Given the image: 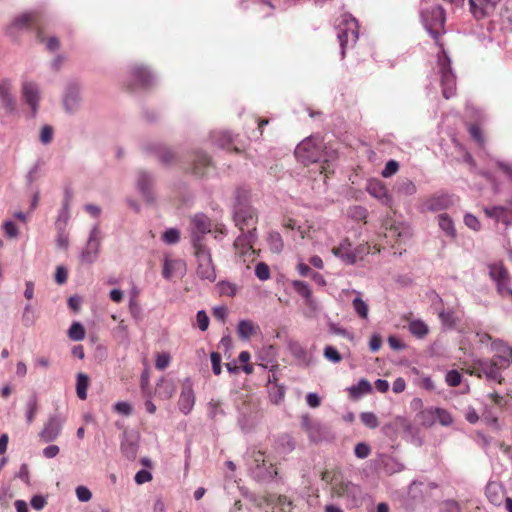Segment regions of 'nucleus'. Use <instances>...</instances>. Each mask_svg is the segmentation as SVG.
<instances>
[{"mask_svg": "<svg viewBox=\"0 0 512 512\" xmlns=\"http://www.w3.org/2000/svg\"><path fill=\"white\" fill-rule=\"evenodd\" d=\"M445 11L435 5L421 10V21L429 35L438 43L439 37L444 33Z\"/></svg>", "mask_w": 512, "mask_h": 512, "instance_id": "nucleus-6", "label": "nucleus"}, {"mask_svg": "<svg viewBox=\"0 0 512 512\" xmlns=\"http://www.w3.org/2000/svg\"><path fill=\"white\" fill-rule=\"evenodd\" d=\"M434 414L439 423L443 426H449L453 422L451 414L443 408H435Z\"/></svg>", "mask_w": 512, "mask_h": 512, "instance_id": "nucleus-54", "label": "nucleus"}, {"mask_svg": "<svg viewBox=\"0 0 512 512\" xmlns=\"http://www.w3.org/2000/svg\"><path fill=\"white\" fill-rule=\"evenodd\" d=\"M324 357L332 362V363H339L342 360L341 354L337 351V349L331 345H327L324 348Z\"/></svg>", "mask_w": 512, "mask_h": 512, "instance_id": "nucleus-57", "label": "nucleus"}, {"mask_svg": "<svg viewBox=\"0 0 512 512\" xmlns=\"http://www.w3.org/2000/svg\"><path fill=\"white\" fill-rule=\"evenodd\" d=\"M103 239L102 232L98 224H95L90 232L86 242L85 248L80 254V259L83 263L92 264L94 263L100 253L101 242Z\"/></svg>", "mask_w": 512, "mask_h": 512, "instance_id": "nucleus-9", "label": "nucleus"}, {"mask_svg": "<svg viewBox=\"0 0 512 512\" xmlns=\"http://www.w3.org/2000/svg\"><path fill=\"white\" fill-rule=\"evenodd\" d=\"M295 157L303 164L324 163L321 165V173L327 174L330 164L334 162L338 154L336 150L324 145L319 136H310L301 141L295 148Z\"/></svg>", "mask_w": 512, "mask_h": 512, "instance_id": "nucleus-1", "label": "nucleus"}, {"mask_svg": "<svg viewBox=\"0 0 512 512\" xmlns=\"http://www.w3.org/2000/svg\"><path fill=\"white\" fill-rule=\"evenodd\" d=\"M197 259V275L203 279L213 282L216 279L215 268L212 264L210 250L207 247L194 248Z\"/></svg>", "mask_w": 512, "mask_h": 512, "instance_id": "nucleus-11", "label": "nucleus"}, {"mask_svg": "<svg viewBox=\"0 0 512 512\" xmlns=\"http://www.w3.org/2000/svg\"><path fill=\"white\" fill-rule=\"evenodd\" d=\"M70 218V205L67 203H62V208L59 211L58 217L55 222V227L57 230H65L66 225Z\"/></svg>", "mask_w": 512, "mask_h": 512, "instance_id": "nucleus-42", "label": "nucleus"}, {"mask_svg": "<svg viewBox=\"0 0 512 512\" xmlns=\"http://www.w3.org/2000/svg\"><path fill=\"white\" fill-rule=\"evenodd\" d=\"M257 239L256 228H247L241 230V234L236 238L234 246L243 250H248L253 247L254 242Z\"/></svg>", "mask_w": 512, "mask_h": 512, "instance_id": "nucleus-32", "label": "nucleus"}, {"mask_svg": "<svg viewBox=\"0 0 512 512\" xmlns=\"http://www.w3.org/2000/svg\"><path fill=\"white\" fill-rule=\"evenodd\" d=\"M156 82L157 74L153 69L150 66L139 62L128 65L122 79L123 87L131 92L147 90L154 86Z\"/></svg>", "mask_w": 512, "mask_h": 512, "instance_id": "nucleus-2", "label": "nucleus"}, {"mask_svg": "<svg viewBox=\"0 0 512 512\" xmlns=\"http://www.w3.org/2000/svg\"><path fill=\"white\" fill-rule=\"evenodd\" d=\"M195 404V394L190 380L187 378L182 386V390L178 400V406L182 413L189 414Z\"/></svg>", "mask_w": 512, "mask_h": 512, "instance_id": "nucleus-24", "label": "nucleus"}, {"mask_svg": "<svg viewBox=\"0 0 512 512\" xmlns=\"http://www.w3.org/2000/svg\"><path fill=\"white\" fill-rule=\"evenodd\" d=\"M390 233L392 235H397L398 241H404L410 236L409 228L402 224L391 227Z\"/></svg>", "mask_w": 512, "mask_h": 512, "instance_id": "nucleus-61", "label": "nucleus"}, {"mask_svg": "<svg viewBox=\"0 0 512 512\" xmlns=\"http://www.w3.org/2000/svg\"><path fill=\"white\" fill-rule=\"evenodd\" d=\"M399 169V163L395 160H389L386 164L384 169L381 172V175L384 178H389L393 176Z\"/></svg>", "mask_w": 512, "mask_h": 512, "instance_id": "nucleus-62", "label": "nucleus"}, {"mask_svg": "<svg viewBox=\"0 0 512 512\" xmlns=\"http://www.w3.org/2000/svg\"><path fill=\"white\" fill-rule=\"evenodd\" d=\"M68 336L73 341H81L85 337V329L80 322H73L68 329Z\"/></svg>", "mask_w": 512, "mask_h": 512, "instance_id": "nucleus-48", "label": "nucleus"}, {"mask_svg": "<svg viewBox=\"0 0 512 512\" xmlns=\"http://www.w3.org/2000/svg\"><path fill=\"white\" fill-rule=\"evenodd\" d=\"M257 326L251 320H240L237 326V332L241 339H249L256 333Z\"/></svg>", "mask_w": 512, "mask_h": 512, "instance_id": "nucleus-37", "label": "nucleus"}, {"mask_svg": "<svg viewBox=\"0 0 512 512\" xmlns=\"http://www.w3.org/2000/svg\"><path fill=\"white\" fill-rule=\"evenodd\" d=\"M288 350L300 365L308 367L313 364L312 353L299 341H289Z\"/></svg>", "mask_w": 512, "mask_h": 512, "instance_id": "nucleus-25", "label": "nucleus"}, {"mask_svg": "<svg viewBox=\"0 0 512 512\" xmlns=\"http://www.w3.org/2000/svg\"><path fill=\"white\" fill-rule=\"evenodd\" d=\"M13 83L5 78L0 81V102L6 113L13 114L17 110V101L12 93Z\"/></svg>", "mask_w": 512, "mask_h": 512, "instance_id": "nucleus-17", "label": "nucleus"}, {"mask_svg": "<svg viewBox=\"0 0 512 512\" xmlns=\"http://www.w3.org/2000/svg\"><path fill=\"white\" fill-rule=\"evenodd\" d=\"M500 0H468L470 12L476 19L488 17Z\"/></svg>", "mask_w": 512, "mask_h": 512, "instance_id": "nucleus-23", "label": "nucleus"}, {"mask_svg": "<svg viewBox=\"0 0 512 512\" xmlns=\"http://www.w3.org/2000/svg\"><path fill=\"white\" fill-rule=\"evenodd\" d=\"M145 152L155 154L163 164H169L174 159V153L159 142H147L143 145Z\"/></svg>", "mask_w": 512, "mask_h": 512, "instance_id": "nucleus-28", "label": "nucleus"}, {"mask_svg": "<svg viewBox=\"0 0 512 512\" xmlns=\"http://www.w3.org/2000/svg\"><path fill=\"white\" fill-rule=\"evenodd\" d=\"M489 275L497 287V291L501 295H511L512 289L510 288V276L507 269L501 262H495L488 266Z\"/></svg>", "mask_w": 512, "mask_h": 512, "instance_id": "nucleus-12", "label": "nucleus"}, {"mask_svg": "<svg viewBox=\"0 0 512 512\" xmlns=\"http://www.w3.org/2000/svg\"><path fill=\"white\" fill-rule=\"evenodd\" d=\"M22 322L26 327H30L35 322V313L31 304H26L22 314Z\"/></svg>", "mask_w": 512, "mask_h": 512, "instance_id": "nucleus-58", "label": "nucleus"}, {"mask_svg": "<svg viewBox=\"0 0 512 512\" xmlns=\"http://www.w3.org/2000/svg\"><path fill=\"white\" fill-rule=\"evenodd\" d=\"M162 240L166 244H176L180 240V232L176 228H168L162 234Z\"/></svg>", "mask_w": 512, "mask_h": 512, "instance_id": "nucleus-52", "label": "nucleus"}, {"mask_svg": "<svg viewBox=\"0 0 512 512\" xmlns=\"http://www.w3.org/2000/svg\"><path fill=\"white\" fill-rule=\"evenodd\" d=\"M446 383L451 387H457L462 381V375L458 370H450L445 376Z\"/></svg>", "mask_w": 512, "mask_h": 512, "instance_id": "nucleus-60", "label": "nucleus"}, {"mask_svg": "<svg viewBox=\"0 0 512 512\" xmlns=\"http://www.w3.org/2000/svg\"><path fill=\"white\" fill-rule=\"evenodd\" d=\"M207 415L210 419L217 421L220 418L224 417L226 415L225 410L222 407V404L220 401H214L211 400L208 403V412Z\"/></svg>", "mask_w": 512, "mask_h": 512, "instance_id": "nucleus-41", "label": "nucleus"}, {"mask_svg": "<svg viewBox=\"0 0 512 512\" xmlns=\"http://www.w3.org/2000/svg\"><path fill=\"white\" fill-rule=\"evenodd\" d=\"M157 393L161 398L169 399L175 393V386L171 381L162 378L157 383Z\"/></svg>", "mask_w": 512, "mask_h": 512, "instance_id": "nucleus-38", "label": "nucleus"}, {"mask_svg": "<svg viewBox=\"0 0 512 512\" xmlns=\"http://www.w3.org/2000/svg\"><path fill=\"white\" fill-rule=\"evenodd\" d=\"M348 215L355 220H364L368 215V211L363 206L354 205L348 209Z\"/></svg>", "mask_w": 512, "mask_h": 512, "instance_id": "nucleus-56", "label": "nucleus"}, {"mask_svg": "<svg viewBox=\"0 0 512 512\" xmlns=\"http://www.w3.org/2000/svg\"><path fill=\"white\" fill-rule=\"evenodd\" d=\"M233 219L235 225L240 230L245 228H256L258 214L256 209L251 205L250 192L245 188H238L235 192Z\"/></svg>", "mask_w": 512, "mask_h": 512, "instance_id": "nucleus-3", "label": "nucleus"}, {"mask_svg": "<svg viewBox=\"0 0 512 512\" xmlns=\"http://www.w3.org/2000/svg\"><path fill=\"white\" fill-rule=\"evenodd\" d=\"M190 229L193 248L206 247L203 237L212 232L210 219L203 213H197L191 218Z\"/></svg>", "mask_w": 512, "mask_h": 512, "instance_id": "nucleus-10", "label": "nucleus"}, {"mask_svg": "<svg viewBox=\"0 0 512 512\" xmlns=\"http://www.w3.org/2000/svg\"><path fill=\"white\" fill-rule=\"evenodd\" d=\"M337 38L340 44L341 56L345 57L346 51L353 48L359 37L358 20L350 13L344 12L336 20Z\"/></svg>", "mask_w": 512, "mask_h": 512, "instance_id": "nucleus-4", "label": "nucleus"}, {"mask_svg": "<svg viewBox=\"0 0 512 512\" xmlns=\"http://www.w3.org/2000/svg\"><path fill=\"white\" fill-rule=\"evenodd\" d=\"M65 418L60 414L51 415L39 433V437L46 443L55 441L61 434Z\"/></svg>", "mask_w": 512, "mask_h": 512, "instance_id": "nucleus-14", "label": "nucleus"}, {"mask_svg": "<svg viewBox=\"0 0 512 512\" xmlns=\"http://www.w3.org/2000/svg\"><path fill=\"white\" fill-rule=\"evenodd\" d=\"M372 386L366 379H360L357 384L348 388L350 396L354 399L360 398L363 395L371 392Z\"/></svg>", "mask_w": 512, "mask_h": 512, "instance_id": "nucleus-36", "label": "nucleus"}, {"mask_svg": "<svg viewBox=\"0 0 512 512\" xmlns=\"http://www.w3.org/2000/svg\"><path fill=\"white\" fill-rule=\"evenodd\" d=\"M37 22L38 14L36 11L25 12L14 18L12 23L6 28V33L11 37H15L16 32L28 30Z\"/></svg>", "mask_w": 512, "mask_h": 512, "instance_id": "nucleus-16", "label": "nucleus"}, {"mask_svg": "<svg viewBox=\"0 0 512 512\" xmlns=\"http://www.w3.org/2000/svg\"><path fill=\"white\" fill-rule=\"evenodd\" d=\"M155 176L153 173L146 170H139L137 172L136 186L143 197V199L151 204L156 200V194L154 191Z\"/></svg>", "mask_w": 512, "mask_h": 512, "instance_id": "nucleus-13", "label": "nucleus"}, {"mask_svg": "<svg viewBox=\"0 0 512 512\" xmlns=\"http://www.w3.org/2000/svg\"><path fill=\"white\" fill-rule=\"evenodd\" d=\"M121 451L128 460H134L138 451V436L133 431H124L121 439Z\"/></svg>", "mask_w": 512, "mask_h": 512, "instance_id": "nucleus-27", "label": "nucleus"}, {"mask_svg": "<svg viewBox=\"0 0 512 512\" xmlns=\"http://www.w3.org/2000/svg\"><path fill=\"white\" fill-rule=\"evenodd\" d=\"M357 297L353 299L352 301V305H353V308H354V311L357 313V315L362 318V319H366L368 317V305L366 304V302L364 300H362L361 298V293L358 292V291H353Z\"/></svg>", "mask_w": 512, "mask_h": 512, "instance_id": "nucleus-39", "label": "nucleus"}, {"mask_svg": "<svg viewBox=\"0 0 512 512\" xmlns=\"http://www.w3.org/2000/svg\"><path fill=\"white\" fill-rule=\"evenodd\" d=\"M292 287H293L294 291L299 296H301L304 300L309 298L312 295V291H311L309 285L304 281L294 280L292 282Z\"/></svg>", "mask_w": 512, "mask_h": 512, "instance_id": "nucleus-50", "label": "nucleus"}, {"mask_svg": "<svg viewBox=\"0 0 512 512\" xmlns=\"http://www.w3.org/2000/svg\"><path fill=\"white\" fill-rule=\"evenodd\" d=\"M488 500L495 506L501 505L504 494L501 487L497 483H489L485 489Z\"/></svg>", "mask_w": 512, "mask_h": 512, "instance_id": "nucleus-34", "label": "nucleus"}, {"mask_svg": "<svg viewBox=\"0 0 512 512\" xmlns=\"http://www.w3.org/2000/svg\"><path fill=\"white\" fill-rule=\"evenodd\" d=\"M371 449L368 444L360 442L354 448V454L359 459H365L369 456Z\"/></svg>", "mask_w": 512, "mask_h": 512, "instance_id": "nucleus-63", "label": "nucleus"}, {"mask_svg": "<svg viewBox=\"0 0 512 512\" xmlns=\"http://www.w3.org/2000/svg\"><path fill=\"white\" fill-rule=\"evenodd\" d=\"M235 135L228 130H213L209 134L212 144L222 149H228L234 143Z\"/></svg>", "mask_w": 512, "mask_h": 512, "instance_id": "nucleus-30", "label": "nucleus"}, {"mask_svg": "<svg viewBox=\"0 0 512 512\" xmlns=\"http://www.w3.org/2000/svg\"><path fill=\"white\" fill-rule=\"evenodd\" d=\"M439 227L450 237L456 234L454 223L448 214L443 213L438 216Z\"/></svg>", "mask_w": 512, "mask_h": 512, "instance_id": "nucleus-45", "label": "nucleus"}, {"mask_svg": "<svg viewBox=\"0 0 512 512\" xmlns=\"http://www.w3.org/2000/svg\"><path fill=\"white\" fill-rule=\"evenodd\" d=\"M253 461L255 463V475L263 481L272 480L277 474L272 464L267 465L264 455L261 451L253 453Z\"/></svg>", "mask_w": 512, "mask_h": 512, "instance_id": "nucleus-22", "label": "nucleus"}, {"mask_svg": "<svg viewBox=\"0 0 512 512\" xmlns=\"http://www.w3.org/2000/svg\"><path fill=\"white\" fill-rule=\"evenodd\" d=\"M53 139V128L50 125H44L40 130V141L42 144L47 145Z\"/></svg>", "mask_w": 512, "mask_h": 512, "instance_id": "nucleus-64", "label": "nucleus"}, {"mask_svg": "<svg viewBox=\"0 0 512 512\" xmlns=\"http://www.w3.org/2000/svg\"><path fill=\"white\" fill-rule=\"evenodd\" d=\"M332 253L341 259L347 265H353L357 261V256L352 249V244L348 239L341 241V243L332 249Z\"/></svg>", "mask_w": 512, "mask_h": 512, "instance_id": "nucleus-29", "label": "nucleus"}, {"mask_svg": "<svg viewBox=\"0 0 512 512\" xmlns=\"http://www.w3.org/2000/svg\"><path fill=\"white\" fill-rule=\"evenodd\" d=\"M89 384V378L83 373H79L76 379V393L79 399L85 400L87 398V388Z\"/></svg>", "mask_w": 512, "mask_h": 512, "instance_id": "nucleus-43", "label": "nucleus"}, {"mask_svg": "<svg viewBox=\"0 0 512 512\" xmlns=\"http://www.w3.org/2000/svg\"><path fill=\"white\" fill-rule=\"evenodd\" d=\"M379 466L386 474H395L404 470L405 466L393 456L384 454L379 457Z\"/></svg>", "mask_w": 512, "mask_h": 512, "instance_id": "nucleus-31", "label": "nucleus"}, {"mask_svg": "<svg viewBox=\"0 0 512 512\" xmlns=\"http://www.w3.org/2000/svg\"><path fill=\"white\" fill-rule=\"evenodd\" d=\"M436 70L442 88V95L449 99L456 92V76L451 67V60L443 49L437 54Z\"/></svg>", "mask_w": 512, "mask_h": 512, "instance_id": "nucleus-5", "label": "nucleus"}, {"mask_svg": "<svg viewBox=\"0 0 512 512\" xmlns=\"http://www.w3.org/2000/svg\"><path fill=\"white\" fill-rule=\"evenodd\" d=\"M255 275L261 281H266L270 278V268L264 262H259L255 266Z\"/></svg>", "mask_w": 512, "mask_h": 512, "instance_id": "nucleus-59", "label": "nucleus"}, {"mask_svg": "<svg viewBox=\"0 0 512 512\" xmlns=\"http://www.w3.org/2000/svg\"><path fill=\"white\" fill-rule=\"evenodd\" d=\"M504 369L495 359L477 360L467 372L479 378L484 375L488 380L500 383L503 379L501 372Z\"/></svg>", "mask_w": 512, "mask_h": 512, "instance_id": "nucleus-7", "label": "nucleus"}, {"mask_svg": "<svg viewBox=\"0 0 512 512\" xmlns=\"http://www.w3.org/2000/svg\"><path fill=\"white\" fill-rule=\"evenodd\" d=\"M294 448L295 442L288 434L279 435L274 440V449L280 455H286L292 452Z\"/></svg>", "mask_w": 512, "mask_h": 512, "instance_id": "nucleus-33", "label": "nucleus"}, {"mask_svg": "<svg viewBox=\"0 0 512 512\" xmlns=\"http://www.w3.org/2000/svg\"><path fill=\"white\" fill-rule=\"evenodd\" d=\"M408 329L409 332L417 338H423L429 331L428 326L422 320L411 321L408 325Z\"/></svg>", "mask_w": 512, "mask_h": 512, "instance_id": "nucleus-40", "label": "nucleus"}, {"mask_svg": "<svg viewBox=\"0 0 512 512\" xmlns=\"http://www.w3.org/2000/svg\"><path fill=\"white\" fill-rule=\"evenodd\" d=\"M328 328L332 334L342 336L350 341L354 340V334L352 332L348 331L347 329H345L343 327H340L336 323L330 322L328 324Z\"/></svg>", "mask_w": 512, "mask_h": 512, "instance_id": "nucleus-53", "label": "nucleus"}, {"mask_svg": "<svg viewBox=\"0 0 512 512\" xmlns=\"http://www.w3.org/2000/svg\"><path fill=\"white\" fill-rule=\"evenodd\" d=\"M366 191L381 204L391 206L392 197L388 193V190L382 181L378 179L369 180L366 186Z\"/></svg>", "mask_w": 512, "mask_h": 512, "instance_id": "nucleus-20", "label": "nucleus"}, {"mask_svg": "<svg viewBox=\"0 0 512 512\" xmlns=\"http://www.w3.org/2000/svg\"><path fill=\"white\" fill-rule=\"evenodd\" d=\"M308 435L312 441L318 442L327 439L330 436V431L325 424L316 421L309 430Z\"/></svg>", "mask_w": 512, "mask_h": 512, "instance_id": "nucleus-35", "label": "nucleus"}, {"mask_svg": "<svg viewBox=\"0 0 512 512\" xmlns=\"http://www.w3.org/2000/svg\"><path fill=\"white\" fill-rule=\"evenodd\" d=\"M361 422L368 428L374 429L378 426V418L373 412H362L360 414Z\"/></svg>", "mask_w": 512, "mask_h": 512, "instance_id": "nucleus-55", "label": "nucleus"}, {"mask_svg": "<svg viewBox=\"0 0 512 512\" xmlns=\"http://www.w3.org/2000/svg\"><path fill=\"white\" fill-rule=\"evenodd\" d=\"M269 390V398L272 403L279 404L282 402L285 396V387L280 386L278 384H273L272 386L268 387Z\"/></svg>", "mask_w": 512, "mask_h": 512, "instance_id": "nucleus-47", "label": "nucleus"}, {"mask_svg": "<svg viewBox=\"0 0 512 512\" xmlns=\"http://www.w3.org/2000/svg\"><path fill=\"white\" fill-rule=\"evenodd\" d=\"M332 490L338 497L345 498L352 507H357L362 503V488L351 481L343 479L335 481Z\"/></svg>", "mask_w": 512, "mask_h": 512, "instance_id": "nucleus-8", "label": "nucleus"}, {"mask_svg": "<svg viewBox=\"0 0 512 512\" xmlns=\"http://www.w3.org/2000/svg\"><path fill=\"white\" fill-rule=\"evenodd\" d=\"M451 205V196L446 193H440L429 197L423 204V210L429 212H439L448 209Z\"/></svg>", "mask_w": 512, "mask_h": 512, "instance_id": "nucleus-26", "label": "nucleus"}, {"mask_svg": "<svg viewBox=\"0 0 512 512\" xmlns=\"http://www.w3.org/2000/svg\"><path fill=\"white\" fill-rule=\"evenodd\" d=\"M494 352L492 359L498 361L502 368H507L512 363V347L502 340H494L491 344Z\"/></svg>", "mask_w": 512, "mask_h": 512, "instance_id": "nucleus-21", "label": "nucleus"}, {"mask_svg": "<svg viewBox=\"0 0 512 512\" xmlns=\"http://www.w3.org/2000/svg\"><path fill=\"white\" fill-rule=\"evenodd\" d=\"M397 191L403 195H413L416 193V185L409 179H404L397 184Z\"/></svg>", "mask_w": 512, "mask_h": 512, "instance_id": "nucleus-51", "label": "nucleus"}, {"mask_svg": "<svg viewBox=\"0 0 512 512\" xmlns=\"http://www.w3.org/2000/svg\"><path fill=\"white\" fill-rule=\"evenodd\" d=\"M212 166L210 156L204 151L198 149L193 152L192 161L190 164L191 172L199 177L207 174V170Z\"/></svg>", "mask_w": 512, "mask_h": 512, "instance_id": "nucleus-18", "label": "nucleus"}, {"mask_svg": "<svg viewBox=\"0 0 512 512\" xmlns=\"http://www.w3.org/2000/svg\"><path fill=\"white\" fill-rule=\"evenodd\" d=\"M268 245L270 250L275 253H280L283 250L284 244L281 235L278 232L272 231L268 234Z\"/></svg>", "mask_w": 512, "mask_h": 512, "instance_id": "nucleus-46", "label": "nucleus"}, {"mask_svg": "<svg viewBox=\"0 0 512 512\" xmlns=\"http://www.w3.org/2000/svg\"><path fill=\"white\" fill-rule=\"evenodd\" d=\"M81 102L80 87L77 83L71 82L66 86L63 104L68 113H75Z\"/></svg>", "mask_w": 512, "mask_h": 512, "instance_id": "nucleus-19", "label": "nucleus"}, {"mask_svg": "<svg viewBox=\"0 0 512 512\" xmlns=\"http://www.w3.org/2000/svg\"><path fill=\"white\" fill-rule=\"evenodd\" d=\"M21 94L25 103L30 107L31 116L35 117L38 113L40 102V89L38 84L33 81H23Z\"/></svg>", "mask_w": 512, "mask_h": 512, "instance_id": "nucleus-15", "label": "nucleus"}, {"mask_svg": "<svg viewBox=\"0 0 512 512\" xmlns=\"http://www.w3.org/2000/svg\"><path fill=\"white\" fill-rule=\"evenodd\" d=\"M37 410H38L37 397L35 395H32L29 397V399L26 403L27 423L31 424L34 421Z\"/></svg>", "mask_w": 512, "mask_h": 512, "instance_id": "nucleus-49", "label": "nucleus"}, {"mask_svg": "<svg viewBox=\"0 0 512 512\" xmlns=\"http://www.w3.org/2000/svg\"><path fill=\"white\" fill-rule=\"evenodd\" d=\"M507 211V207L504 206H491L485 207L484 213L487 217L495 219L497 222L502 221L506 222L505 213Z\"/></svg>", "mask_w": 512, "mask_h": 512, "instance_id": "nucleus-44", "label": "nucleus"}]
</instances>
